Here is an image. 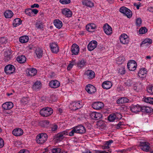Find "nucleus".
<instances>
[{"mask_svg":"<svg viewBox=\"0 0 153 153\" xmlns=\"http://www.w3.org/2000/svg\"><path fill=\"white\" fill-rule=\"evenodd\" d=\"M86 129L85 127L81 125H78L75 127L69 133V136H74L75 133L82 134L86 132Z\"/></svg>","mask_w":153,"mask_h":153,"instance_id":"obj_1","label":"nucleus"},{"mask_svg":"<svg viewBox=\"0 0 153 153\" xmlns=\"http://www.w3.org/2000/svg\"><path fill=\"white\" fill-rule=\"evenodd\" d=\"M48 138L47 134L45 133H41L36 137L37 143L39 144H42L46 142Z\"/></svg>","mask_w":153,"mask_h":153,"instance_id":"obj_2","label":"nucleus"},{"mask_svg":"<svg viewBox=\"0 0 153 153\" xmlns=\"http://www.w3.org/2000/svg\"><path fill=\"white\" fill-rule=\"evenodd\" d=\"M53 112V109L50 108H43L40 111V115L45 117H47L51 115Z\"/></svg>","mask_w":153,"mask_h":153,"instance_id":"obj_3","label":"nucleus"},{"mask_svg":"<svg viewBox=\"0 0 153 153\" xmlns=\"http://www.w3.org/2000/svg\"><path fill=\"white\" fill-rule=\"evenodd\" d=\"M150 144L148 142H140L139 144V146L140 149L143 150L147 152H148L150 148Z\"/></svg>","mask_w":153,"mask_h":153,"instance_id":"obj_4","label":"nucleus"},{"mask_svg":"<svg viewBox=\"0 0 153 153\" xmlns=\"http://www.w3.org/2000/svg\"><path fill=\"white\" fill-rule=\"evenodd\" d=\"M137 63L134 60H130L127 63V68L131 71H134L137 67Z\"/></svg>","mask_w":153,"mask_h":153,"instance_id":"obj_5","label":"nucleus"},{"mask_svg":"<svg viewBox=\"0 0 153 153\" xmlns=\"http://www.w3.org/2000/svg\"><path fill=\"white\" fill-rule=\"evenodd\" d=\"M120 39L121 43L125 45H127L129 42V38L126 34H122L120 36Z\"/></svg>","mask_w":153,"mask_h":153,"instance_id":"obj_6","label":"nucleus"},{"mask_svg":"<svg viewBox=\"0 0 153 153\" xmlns=\"http://www.w3.org/2000/svg\"><path fill=\"white\" fill-rule=\"evenodd\" d=\"M5 72L8 74H12L15 71L14 66L11 65H7L4 68Z\"/></svg>","mask_w":153,"mask_h":153,"instance_id":"obj_7","label":"nucleus"},{"mask_svg":"<svg viewBox=\"0 0 153 153\" xmlns=\"http://www.w3.org/2000/svg\"><path fill=\"white\" fill-rule=\"evenodd\" d=\"M104 32L107 35H111L112 32L111 27L107 23L105 24L103 27Z\"/></svg>","mask_w":153,"mask_h":153,"instance_id":"obj_8","label":"nucleus"},{"mask_svg":"<svg viewBox=\"0 0 153 153\" xmlns=\"http://www.w3.org/2000/svg\"><path fill=\"white\" fill-rule=\"evenodd\" d=\"M68 134H69V133L66 131L61 132L57 134L56 137V140L59 141L62 140L65 137V135Z\"/></svg>","mask_w":153,"mask_h":153,"instance_id":"obj_9","label":"nucleus"},{"mask_svg":"<svg viewBox=\"0 0 153 153\" xmlns=\"http://www.w3.org/2000/svg\"><path fill=\"white\" fill-rule=\"evenodd\" d=\"M104 106V104L100 102H94L92 105V107L96 110L101 109L103 108Z\"/></svg>","mask_w":153,"mask_h":153,"instance_id":"obj_10","label":"nucleus"},{"mask_svg":"<svg viewBox=\"0 0 153 153\" xmlns=\"http://www.w3.org/2000/svg\"><path fill=\"white\" fill-rule=\"evenodd\" d=\"M86 91L90 94L94 93L96 91V88L93 85L89 84L87 85L85 87Z\"/></svg>","mask_w":153,"mask_h":153,"instance_id":"obj_11","label":"nucleus"},{"mask_svg":"<svg viewBox=\"0 0 153 153\" xmlns=\"http://www.w3.org/2000/svg\"><path fill=\"white\" fill-rule=\"evenodd\" d=\"M130 108L131 111L135 113L141 111V107L138 104L136 105H132Z\"/></svg>","mask_w":153,"mask_h":153,"instance_id":"obj_12","label":"nucleus"},{"mask_svg":"<svg viewBox=\"0 0 153 153\" xmlns=\"http://www.w3.org/2000/svg\"><path fill=\"white\" fill-rule=\"evenodd\" d=\"M117 116H119L120 118H121V115L120 114H112L108 117V119L110 121H114L115 120L119 119V117H118Z\"/></svg>","mask_w":153,"mask_h":153,"instance_id":"obj_13","label":"nucleus"},{"mask_svg":"<svg viewBox=\"0 0 153 153\" xmlns=\"http://www.w3.org/2000/svg\"><path fill=\"white\" fill-rule=\"evenodd\" d=\"M83 105L82 102L80 101L74 102L72 104L73 107L72 109L74 110H76L81 108Z\"/></svg>","mask_w":153,"mask_h":153,"instance_id":"obj_14","label":"nucleus"},{"mask_svg":"<svg viewBox=\"0 0 153 153\" xmlns=\"http://www.w3.org/2000/svg\"><path fill=\"white\" fill-rule=\"evenodd\" d=\"M79 48L78 45L75 44H73L71 48L72 55H77L79 53Z\"/></svg>","mask_w":153,"mask_h":153,"instance_id":"obj_15","label":"nucleus"},{"mask_svg":"<svg viewBox=\"0 0 153 153\" xmlns=\"http://www.w3.org/2000/svg\"><path fill=\"white\" fill-rule=\"evenodd\" d=\"M59 82L56 80H51L49 83L50 86L53 88H56L60 86Z\"/></svg>","mask_w":153,"mask_h":153,"instance_id":"obj_16","label":"nucleus"},{"mask_svg":"<svg viewBox=\"0 0 153 153\" xmlns=\"http://www.w3.org/2000/svg\"><path fill=\"white\" fill-rule=\"evenodd\" d=\"M97 43L96 41L94 40L90 42L88 45V49L89 51L94 50L97 46Z\"/></svg>","mask_w":153,"mask_h":153,"instance_id":"obj_17","label":"nucleus"},{"mask_svg":"<svg viewBox=\"0 0 153 153\" xmlns=\"http://www.w3.org/2000/svg\"><path fill=\"white\" fill-rule=\"evenodd\" d=\"M91 118L95 120H98L102 117V114L99 113L95 112H92L90 115Z\"/></svg>","mask_w":153,"mask_h":153,"instance_id":"obj_18","label":"nucleus"},{"mask_svg":"<svg viewBox=\"0 0 153 153\" xmlns=\"http://www.w3.org/2000/svg\"><path fill=\"white\" fill-rule=\"evenodd\" d=\"M50 47L52 53H57L59 52V47L56 43L54 42L51 44Z\"/></svg>","mask_w":153,"mask_h":153,"instance_id":"obj_19","label":"nucleus"},{"mask_svg":"<svg viewBox=\"0 0 153 153\" xmlns=\"http://www.w3.org/2000/svg\"><path fill=\"white\" fill-rule=\"evenodd\" d=\"M85 75L86 76L88 79H91L95 77V73L91 70H88L85 72Z\"/></svg>","mask_w":153,"mask_h":153,"instance_id":"obj_20","label":"nucleus"},{"mask_svg":"<svg viewBox=\"0 0 153 153\" xmlns=\"http://www.w3.org/2000/svg\"><path fill=\"white\" fill-rule=\"evenodd\" d=\"M13 106V103L11 102H7L3 103L2 107L4 110H7L11 109Z\"/></svg>","mask_w":153,"mask_h":153,"instance_id":"obj_21","label":"nucleus"},{"mask_svg":"<svg viewBox=\"0 0 153 153\" xmlns=\"http://www.w3.org/2000/svg\"><path fill=\"white\" fill-rule=\"evenodd\" d=\"M62 14L68 17H70L72 15V12L71 10L67 8H65L62 10Z\"/></svg>","mask_w":153,"mask_h":153,"instance_id":"obj_22","label":"nucleus"},{"mask_svg":"<svg viewBox=\"0 0 153 153\" xmlns=\"http://www.w3.org/2000/svg\"><path fill=\"white\" fill-rule=\"evenodd\" d=\"M13 134L16 136L22 135L23 133V130L20 128H16L14 129L12 131Z\"/></svg>","mask_w":153,"mask_h":153,"instance_id":"obj_23","label":"nucleus"},{"mask_svg":"<svg viewBox=\"0 0 153 153\" xmlns=\"http://www.w3.org/2000/svg\"><path fill=\"white\" fill-rule=\"evenodd\" d=\"M124 84L127 86H131L135 85L136 82L134 79H125L124 81Z\"/></svg>","mask_w":153,"mask_h":153,"instance_id":"obj_24","label":"nucleus"},{"mask_svg":"<svg viewBox=\"0 0 153 153\" xmlns=\"http://www.w3.org/2000/svg\"><path fill=\"white\" fill-rule=\"evenodd\" d=\"M112 85V84L111 82L107 81L102 83V87L104 89H108L111 88Z\"/></svg>","mask_w":153,"mask_h":153,"instance_id":"obj_25","label":"nucleus"},{"mask_svg":"<svg viewBox=\"0 0 153 153\" xmlns=\"http://www.w3.org/2000/svg\"><path fill=\"white\" fill-rule=\"evenodd\" d=\"M96 28V25L94 24H89L86 26V29L89 32H93Z\"/></svg>","mask_w":153,"mask_h":153,"instance_id":"obj_26","label":"nucleus"},{"mask_svg":"<svg viewBox=\"0 0 153 153\" xmlns=\"http://www.w3.org/2000/svg\"><path fill=\"white\" fill-rule=\"evenodd\" d=\"M42 87V83L40 81H37L35 82L33 85V89L36 91L39 90Z\"/></svg>","mask_w":153,"mask_h":153,"instance_id":"obj_27","label":"nucleus"},{"mask_svg":"<svg viewBox=\"0 0 153 153\" xmlns=\"http://www.w3.org/2000/svg\"><path fill=\"white\" fill-rule=\"evenodd\" d=\"M27 73L28 76H33L36 74L37 71L36 69L33 68H29L27 69Z\"/></svg>","mask_w":153,"mask_h":153,"instance_id":"obj_28","label":"nucleus"},{"mask_svg":"<svg viewBox=\"0 0 153 153\" xmlns=\"http://www.w3.org/2000/svg\"><path fill=\"white\" fill-rule=\"evenodd\" d=\"M13 15V12L10 10H7L4 13V16L7 19L11 18Z\"/></svg>","mask_w":153,"mask_h":153,"instance_id":"obj_29","label":"nucleus"},{"mask_svg":"<svg viewBox=\"0 0 153 153\" xmlns=\"http://www.w3.org/2000/svg\"><path fill=\"white\" fill-rule=\"evenodd\" d=\"M82 4L86 6L91 7L94 6V4L89 0H84L82 1Z\"/></svg>","mask_w":153,"mask_h":153,"instance_id":"obj_30","label":"nucleus"},{"mask_svg":"<svg viewBox=\"0 0 153 153\" xmlns=\"http://www.w3.org/2000/svg\"><path fill=\"white\" fill-rule=\"evenodd\" d=\"M86 61L83 59L79 60L77 63V67L79 68H81L83 67L85 65Z\"/></svg>","mask_w":153,"mask_h":153,"instance_id":"obj_31","label":"nucleus"},{"mask_svg":"<svg viewBox=\"0 0 153 153\" xmlns=\"http://www.w3.org/2000/svg\"><path fill=\"white\" fill-rule=\"evenodd\" d=\"M113 141L112 140H109L105 142L104 145L102 146V148L103 149H108L110 148V146L111 143H112Z\"/></svg>","mask_w":153,"mask_h":153,"instance_id":"obj_32","label":"nucleus"},{"mask_svg":"<svg viewBox=\"0 0 153 153\" xmlns=\"http://www.w3.org/2000/svg\"><path fill=\"white\" fill-rule=\"evenodd\" d=\"M54 24L56 27L59 29L61 28L62 26V23L60 20L56 19L54 21Z\"/></svg>","mask_w":153,"mask_h":153,"instance_id":"obj_33","label":"nucleus"},{"mask_svg":"<svg viewBox=\"0 0 153 153\" xmlns=\"http://www.w3.org/2000/svg\"><path fill=\"white\" fill-rule=\"evenodd\" d=\"M17 60L20 63H23L26 62V58L25 56L22 55L18 57L17 58Z\"/></svg>","mask_w":153,"mask_h":153,"instance_id":"obj_34","label":"nucleus"},{"mask_svg":"<svg viewBox=\"0 0 153 153\" xmlns=\"http://www.w3.org/2000/svg\"><path fill=\"white\" fill-rule=\"evenodd\" d=\"M147 71L145 70V68H142L139 71L138 73V76L141 78H143L145 75L146 74Z\"/></svg>","mask_w":153,"mask_h":153,"instance_id":"obj_35","label":"nucleus"},{"mask_svg":"<svg viewBox=\"0 0 153 153\" xmlns=\"http://www.w3.org/2000/svg\"><path fill=\"white\" fill-rule=\"evenodd\" d=\"M22 21L18 18L15 19L13 22V25L14 27H16L21 24Z\"/></svg>","mask_w":153,"mask_h":153,"instance_id":"obj_36","label":"nucleus"},{"mask_svg":"<svg viewBox=\"0 0 153 153\" xmlns=\"http://www.w3.org/2000/svg\"><path fill=\"white\" fill-rule=\"evenodd\" d=\"M19 41L22 43L27 42L29 40V38L27 36H24L21 37L19 38Z\"/></svg>","mask_w":153,"mask_h":153,"instance_id":"obj_37","label":"nucleus"},{"mask_svg":"<svg viewBox=\"0 0 153 153\" xmlns=\"http://www.w3.org/2000/svg\"><path fill=\"white\" fill-rule=\"evenodd\" d=\"M35 53L38 58H40L42 56L43 52L40 48H37L35 51Z\"/></svg>","mask_w":153,"mask_h":153,"instance_id":"obj_38","label":"nucleus"},{"mask_svg":"<svg viewBox=\"0 0 153 153\" xmlns=\"http://www.w3.org/2000/svg\"><path fill=\"white\" fill-rule=\"evenodd\" d=\"M125 60V57L124 56H120L117 59V63L119 64H122Z\"/></svg>","mask_w":153,"mask_h":153,"instance_id":"obj_39","label":"nucleus"},{"mask_svg":"<svg viewBox=\"0 0 153 153\" xmlns=\"http://www.w3.org/2000/svg\"><path fill=\"white\" fill-rule=\"evenodd\" d=\"M141 111L143 112H146L147 113L151 112V110L150 107L143 106L141 107Z\"/></svg>","mask_w":153,"mask_h":153,"instance_id":"obj_40","label":"nucleus"},{"mask_svg":"<svg viewBox=\"0 0 153 153\" xmlns=\"http://www.w3.org/2000/svg\"><path fill=\"white\" fill-rule=\"evenodd\" d=\"M36 27L38 29H41L43 27V23L40 21H37L36 23Z\"/></svg>","mask_w":153,"mask_h":153,"instance_id":"obj_41","label":"nucleus"},{"mask_svg":"<svg viewBox=\"0 0 153 153\" xmlns=\"http://www.w3.org/2000/svg\"><path fill=\"white\" fill-rule=\"evenodd\" d=\"M147 29L145 27H141L139 30L140 34H143L147 32Z\"/></svg>","mask_w":153,"mask_h":153,"instance_id":"obj_42","label":"nucleus"},{"mask_svg":"<svg viewBox=\"0 0 153 153\" xmlns=\"http://www.w3.org/2000/svg\"><path fill=\"white\" fill-rule=\"evenodd\" d=\"M152 43V39H146L142 42L141 44V45L142 44H145L147 43L150 44Z\"/></svg>","mask_w":153,"mask_h":153,"instance_id":"obj_43","label":"nucleus"},{"mask_svg":"<svg viewBox=\"0 0 153 153\" xmlns=\"http://www.w3.org/2000/svg\"><path fill=\"white\" fill-rule=\"evenodd\" d=\"M144 100V101L146 102L153 104V98L145 97Z\"/></svg>","mask_w":153,"mask_h":153,"instance_id":"obj_44","label":"nucleus"},{"mask_svg":"<svg viewBox=\"0 0 153 153\" xmlns=\"http://www.w3.org/2000/svg\"><path fill=\"white\" fill-rule=\"evenodd\" d=\"M128 18H131L132 15V12L128 9L127 10V11L124 14Z\"/></svg>","mask_w":153,"mask_h":153,"instance_id":"obj_45","label":"nucleus"},{"mask_svg":"<svg viewBox=\"0 0 153 153\" xmlns=\"http://www.w3.org/2000/svg\"><path fill=\"white\" fill-rule=\"evenodd\" d=\"M52 153H60L61 152V149L60 148H53L51 149Z\"/></svg>","mask_w":153,"mask_h":153,"instance_id":"obj_46","label":"nucleus"},{"mask_svg":"<svg viewBox=\"0 0 153 153\" xmlns=\"http://www.w3.org/2000/svg\"><path fill=\"white\" fill-rule=\"evenodd\" d=\"M11 53L10 52H5L4 54V56L5 57L7 58L8 60H9L11 57Z\"/></svg>","mask_w":153,"mask_h":153,"instance_id":"obj_47","label":"nucleus"},{"mask_svg":"<svg viewBox=\"0 0 153 153\" xmlns=\"http://www.w3.org/2000/svg\"><path fill=\"white\" fill-rule=\"evenodd\" d=\"M146 89L149 93L152 94H153V86H149L147 87Z\"/></svg>","mask_w":153,"mask_h":153,"instance_id":"obj_48","label":"nucleus"},{"mask_svg":"<svg viewBox=\"0 0 153 153\" xmlns=\"http://www.w3.org/2000/svg\"><path fill=\"white\" fill-rule=\"evenodd\" d=\"M128 9V8L125 7H122L120 8L119 11L121 13L124 14Z\"/></svg>","mask_w":153,"mask_h":153,"instance_id":"obj_49","label":"nucleus"},{"mask_svg":"<svg viewBox=\"0 0 153 153\" xmlns=\"http://www.w3.org/2000/svg\"><path fill=\"white\" fill-rule=\"evenodd\" d=\"M142 22V21L140 18H138L136 20V25L137 26L140 27Z\"/></svg>","mask_w":153,"mask_h":153,"instance_id":"obj_50","label":"nucleus"},{"mask_svg":"<svg viewBox=\"0 0 153 153\" xmlns=\"http://www.w3.org/2000/svg\"><path fill=\"white\" fill-rule=\"evenodd\" d=\"M7 42V39L5 37H1L0 38V43L2 44H6Z\"/></svg>","mask_w":153,"mask_h":153,"instance_id":"obj_51","label":"nucleus"},{"mask_svg":"<svg viewBox=\"0 0 153 153\" xmlns=\"http://www.w3.org/2000/svg\"><path fill=\"white\" fill-rule=\"evenodd\" d=\"M58 128V126L54 124L51 126V130L52 132H54Z\"/></svg>","mask_w":153,"mask_h":153,"instance_id":"obj_52","label":"nucleus"},{"mask_svg":"<svg viewBox=\"0 0 153 153\" xmlns=\"http://www.w3.org/2000/svg\"><path fill=\"white\" fill-rule=\"evenodd\" d=\"M60 2L63 4H68L71 2L70 0H60Z\"/></svg>","mask_w":153,"mask_h":153,"instance_id":"obj_53","label":"nucleus"},{"mask_svg":"<svg viewBox=\"0 0 153 153\" xmlns=\"http://www.w3.org/2000/svg\"><path fill=\"white\" fill-rule=\"evenodd\" d=\"M25 13L27 15L31 16L32 15L31 9H26L25 10Z\"/></svg>","mask_w":153,"mask_h":153,"instance_id":"obj_54","label":"nucleus"},{"mask_svg":"<svg viewBox=\"0 0 153 153\" xmlns=\"http://www.w3.org/2000/svg\"><path fill=\"white\" fill-rule=\"evenodd\" d=\"M28 98L26 97H23L21 100V102L24 104H26L28 102Z\"/></svg>","mask_w":153,"mask_h":153,"instance_id":"obj_55","label":"nucleus"},{"mask_svg":"<svg viewBox=\"0 0 153 153\" xmlns=\"http://www.w3.org/2000/svg\"><path fill=\"white\" fill-rule=\"evenodd\" d=\"M117 103L119 104L124 103L123 97L119 98L117 101Z\"/></svg>","mask_w":153,"mask_h":153,"instance_id":"obj_56","label":"nucleus"},{"mask_svg":"<svg viewBox=\"0 0 153 153\" xmlns=\"http://www.w3.org/2000/svg\"><path fill=\"white\" fill-rule=\"evenodd\" d=\"M18 153H30L29 151L26 149H23L19 151Z\"/></svg>","mask_w":153,"mask_h":153,"instance_id":"obj_57","label":"nucleus"},{"mask_svg":"<svg viewBox=\"0 0 153 153\" xmlns=\"http://www.w3.org/2000/svg\"><path fill=\"white\" fill-rule=\"evenodd\" d=\"M4 145V141L0 137V148L3 147Z\"/></svg>","mask_w":153,"mask_h":153,"instance_id":"obj_58","label":"nucleus"},{"mask_svg":"<svg viewBox=\"0 0 153 153\" xmlns=\"http://www.w3.org/2000/svg\"><path fill=\"white\" fill-rule=\"evenodd\" d=\"M31 12L32 14L33 13H34L35 14H36L38 12V10L36 9H31Z\"/></svg>","mask_w":153,"mask_h":153,"instance_id":"obj_59","label":"nucleus"},{"mask_svg":"<svg viewBox=\"0 0 153 153\" xmlns=\"http://www.w3.org/2000/svg\"><path fill=\"white\" fill-rule=\"evenodd\" d=\"M124 103L128 102L129 100L126 97H123Z\"/></svg>","mask_w":153,"mask_h":153,"instance_id":"obj_60","label":"nucleus"},{"mask_svg":"<svg viewBox=\"0 0 153 153\" xmlns=\"http://www.w3.org/2000/svg\"><path fill=\"white\" fill-rule=\"evenodd\" d=\"M39 7V5L38 4H34L33 5H32L31 6V7L32 8H34V7Z\"/></svg>","mask_w":153,"mask_h":153,"instance_id":"obj_61","label":"nucleus"},{"mask_svg":"<svg viewBox=\"0 0 153 153\" xmlns=\"http://www.w3.org/2000/svg\"><path fill=\"white\" fill-rule=\"evenodd\" d=\"M73 66V65L69 64L67 67V70H70Z\"/></svg>","mask_w":153,"mask_h":153,"instance_id":"obj_62","label":"nucleus"},{"mask_svg":"<svg viewBox=\"0 0 153 153\" xmlns=\"http://www.w3.org/2000/svg\"><path fill=\"white\" fill-rule=\"evenodd\" d=\"M122 123H123L121 122H120L116 126L117 128V129L119 128H120V126L122 125Z\"/></svg>","mask_w":153,"mask_h":153,"instance_id":"obj_63","label":"nucleus"},{"mask_svg":"<svg viewBox=\"0 0 153 153\" xmlns=\"http://www.w3.org/2000/svg\"><path fill=\"white\" fill-rule=\"evenodd\" d=\"M97 153H109L108 152H106L105 151H98L97 152Z\"/></svg>","mask_w":153,"mask_h":153,"instance_id":"obj_64","label":"nucleus"}]
</instances>
